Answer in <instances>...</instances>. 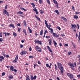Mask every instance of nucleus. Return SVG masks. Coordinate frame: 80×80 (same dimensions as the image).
<instances>
[{
    "mask_svg": "<svg viewBox=\"0 0 80 80\" xmlns=\"http://www.w3.org/2000/svg\"><path fill=\"white\" fill-rule=\"evenodd\" d=\"M57 63H58V68L60 70H61V73H63V68L62 65V64L58 62Z\"/></svg>",
    "mask_w": 80,
    "mask_h": 80,
    "instance_id": "f257e3e1",
    "label": "nucleus"
},
{
    "mask_svg": "<svg viewBox=\"0 0 80 80\" xmlns=\"http://www.w3.org/2000/svg\"><path fill=\"white\" fill-rule=\"evenodd\" d=\"M3 15L6 14L7 15V16H8V17H9V14H8V12H7V11L5 10H4L3 11Z\"/></svg>",
    "mask_w": 80,
    "mask_h": 80,
    "instance_id": "f03ea898",
    "label": "nucleus"
},
{
    "mask_svg": "<svg viewBox=\"0 0 80 80\" xmlns=\"http://www.w3.org/2000/svg\"><path fill=\"white\" fill-rule=\"evenodd\" d=\"M68 64L70 66H71V68L72 70H73V68H74V66H73V63H69Z\"/></svg>",
    "mask_w": 80,
    "mask_h": 80,
    "instance_id": "7ed1b4c3",
    "label": "nucleus"
},
{
    "mask_svg": "<svg viewBox=\"0 0 80 80\" xmlns=\"http://www.w3.org/2000/svg\"><path fill=\"white\" fill-rule=\"evenodd\" d=\"M35 48L38 50V52H42V51H41V49L39 47L36 46Z\"/></svg>",
    "mask_w": 80,
    "mask_h": 80,
    "instance_id": "20e7f679",
    "label": "nucleus"
},
{
    "mask_svg": "<svg viewBox=\"0 0 80 80\" xmlns=\"http://www.w3.org/2000/svg\"><path fill=\"white\" fill-rule=\"evenodd\" d=\"M67 75L68 77H70V78H73V75H72V74L67 73Z\"/></svg>",
    "mask_w": 80,
    "mask_h": 80,
    "instance_id": "39448f33",
    "label": "nucleus"
},
{
    "mask_svg": "<svg viewBox=\"0 0 80 80\" xmlns=\"http://www.w3.org/2000/svg\"><path fill=\"white\" fill-rule=\"evenodd\" d=\"M37 78V76H35L34 77H33L32 76H31V80H35Z\"/></svg>",
    "mask_w": 80,
    "mask_h": 80,
    "instance_id": "423d86ee",
    "label": "nucleus"
},
{
    "mask_svg": "<svg viewBox=\"0 0 80 80\" xmlns=\"http://www.w3.org/2000/svg\"><path fill=\"white\" fill-rule=\"evenodd\" d=\"M18 58V55H17L16 56L15 59L14 60V62H15V63L17 62Z\"/></svg>",
    "mask_w": 80,
    "mask_h": 80,
    "instance_id": "0eeeda50",
    "label": "nucleus"
},
{
    "mask_svg": "<svg viewBox=\"0 0 80 80\" xmlns=\"http://www.w3.org/2000/svg\"><path fill=\"white\" fill-rule=\"evenodd\" d=\"M52 33L53 34L54 37H59V35H57L54 32H52Z\"/></svg>",
    "mask_w": 80,
    "mask_h": 80,
    "instance_id": "6e6552de",
    "label": "nucleus"
},
{
    "mask_svg": "<svg viewBox=\"0 0 80 80\" xmlns=\"http://www.w3.org/2000/svg\"><path fill=\"white\" fill-rule=\"evenodd\" d=\"M61 18L62 19V20H64L65 22H67V19L64 18V17H61Z\"/></svg>",
    "mask_w": 80,
    "mask_h": 80,
    "instance_id": "1a4fd4ad",
    "label": "nucleus"
},
{
    "mask_svg": "<svg viewBox=\"0 0 80 80\" xmlns=\"http://www.w3.org/2000/svg\"><path fill=\"white\" fill-rule=\"evenodd\" d=\"M8 77H9V80H11V79L13 78V77L12 76V75H10L8 76Z\"/></svg>",
    "mask_w": 80,
    "mask_h": 80,
    "instance_id": "9d476101",
    "label": "nucleus"
},
{
    "mask_svg": "<svg viewBox=\"0 0 80 80\" xmlns=\"http://www.w3.org/2000/svg\"><path fill=\"white\" fill-rule=\"evenodd\" d=\"M24 27H26L27 26V24L26 23V21L24 20L23 21Z\"/></svg>",
    "mask_w": 80,
    "mask_h": 80,
    "instance_id": "9b49d317",
    "label": "nucleus"
},
{
    "mask_svg": "<svg viewBox=\"0 0 80 80\" xmlns=\"http://www.w3.org/2000/svg\"><path fill=\"white\" fill-rule=\"evenodd\" d=\"M72 28H76V25H75V24L74 25H73V24H72Z\"/></svg>",
    "mask_w": 80,
    "mask_h": 80,
    "instance_id": "f8f14e48",
    "label": "nucleus"
},
{
    "mask_svg": "<svg viewBox=\"0 0 80 80\" xmlns=\"http://www.w3.org/2000/svg\"><path fill=\"white\" fill-rule=\"evenodd\" d=\"M35 17L37 18V20H38V21H39V22H40V21H41V20H40V18H38V17H37V15H35Z\"/></svg>",
    "mask_w": 80,
    "mask_h": 80,
    "instance_id": "ddd939ff",
    "label": "nucleus"
},
{
    "mask_svg": "<svg viewBox=\"0 0 80 80\" xmlns=\"http://www.w3.org/2000/svg\"><path fill=\"white\" fill-rule=\"evenodd\" d=\"M48 48V50H49V52H52V50H51V49H50V47H49V46H47Z\"/></svg>",
    "mask_w": 80,
    "mask_h": 80,
    "instance_id": "4468645a",
    "label": "nucleus"
},
{
    "mask_svg": "<svg viewBox=\"0 0 80 80\" xmlns=\"http://www.w3.org/2000/svg\"><path fill=\"white\" fill-rule=\"evenodd\" d=\"M28 30L29 32V33H32V30H31L30 28V27H28Z\"/></svg>",
    "mask_w": 80,
    "mask_h": 80,
    "instance_id": "2eb2a0df",
    "label": "nucleus"
},
{
    "mask_svg": "<svg viewBox=\"0 0 80 80\" xmlns=\"http://www.w3.org/2000/svg\"><path fill=\"white\" fill-rule=\"evenodd\" d=\"M10 27H12V28H15V26L13 24H11L9 25Z\"/></svg>",
    "mask_w": 80,
    "mask_h": 80,
    "instance_id": "dca6fc26",
    "label": "nucleus"
},
{
    "mask_svg": "<svg viewBox=\"0 0 80 80\" xmlns=\"http://www.w3.org/2000/svg\"><path fill=\"white\" fill-rule=\"evenodd\" d=\"M10 69V70H11V71H13V70L14 69H13V66H12L11 67Z\"/></svg>",
    "mask_w": 80,
    "mask_h": 80,
    "instance_id": "f3484780",
    "label": "nucleus"
},
{
    "mask_svg": "<svg viewBox=\"0 0 80 80\" xmlns=\"http://www.w3.org/2000/svg\"><path fill=\"white\" fill-rule=\"evenodd\" d=\"M43 30H42L40 33V35H42L43 34Z\"/></svg>",
    "mask_w": 80,
    "mask_h": 80,
    "instance_id": "a211bd4d",
    "label": "nucleus"
},
{
    "mask_svg": "<svg viewBox=\"0 0 80 80\" xmlns=\"http://www.w3.org/2000/svg\"><path fill=\"white\" fill-rule=\"evenodd\" d=\"M48 41H49V43L50 45H52V40L51 39H49L48 40Z\"/></svg>",
    "mask_w": 80,
    "mask_h": 80,
    "instance_id": "6ab92c4d",
    "label": "nucleus"
},
{
    "mask_svg": "<svg viewBox=\"0 0 80 80\" xmlns=\"http://www.w3.org/2000/svg\"><path fill=\"white\" fill-rule=\"evenodd\" d=\"M38 40H36L34 41V42H35V43H38L39 41Z\"/></svg>",
    "mask_w": 80,
    "mask_h": 80,
    "instance_id": "aec40b11",
    "label": "nucleus"
},
{
    "mask_svg": "<svg viewBox=\"0 0 80 80\" xmlns=\"http://www.w3.org/2000/svg\"><path fill=\"white\" fill-rule=\"evenodd\" d=\"M49 30H50L51 31V33H53V29H52V28H49Z\"/></svg>",
    "mask_w": 80,
    "mask_h": 80,
    "instance_id": "412c9836",
    "label": "nucleus"
},
{
    "mask_svg": "<svg viewBox=\"0 0 80 80\" xmlns=\"http://www.w3.org/2000/svg\"><path fill=\"white\" fill-rule=\"evenodd\" d=\"M54 12H56V13H57L58 15L59 14V12H58V10H55L54 11Z\"/></svg>",
    "mask_w": 80,
    "mask_h": 80,
    "instance_id": "4be33fe9",
    "label": "nucleus"
},
{
    "mask_svg": "<svg viewBox=\"0 0 80 80\" xmlns=\"http://www.w3.org/2000/svg\"><path fill=\"white\" fill-rule=\"evenodd\" d=\"M46 67H49V68H51V67H50V66H49V65H48V64L47 63L46 64Z\"/></svg>",
    "mask_w": 80,
    "mask_h": 80,
    "instance_id": "5701e85b",
    "label": "nucleus"
},
{
    "mask_svg": "<svg viewBox=\"0 0 80 80\" xmlns=\"http://www.w3.org/2000/svg\"><path fill=\"white\" fill-rule=\"evenodd\" d=\"M54 66L55 67V70H58V68H57V65H56V64H55Z\"/></svg>",
    "mask_w": 80,
    "mask_h": 80,
    "instance_id": "b1692460",
    "label": "nucleus"
},
{
    "mask_svg": "<svg viewBox=\"0 0 80 80\" xmlns=\"http://www.w3.org/2000/svg\"><path fill=\"white\" fill-rule=\"evenodd\" d=\"M23 31L25 33V35H27V32L26 31L25 29H23Z\"/></svg>",
    "mask_w": 80,
    "mask_h": 80,
    "instance_id": "393cba45",
    "label": "nucleus"
},
{
    "mask_svg": "<svg viewBox=\"0 0 80 80\" xmlns=\"http://www.w3.org/2000/svg\"><path fill=\"white\" fill-rule=\"evenodd\" d=\"M41 41H38V43L39 45H42V43L41 42Z\"/></svg>",
    "mask_w": 80,
    "mask_h": 80,
    "instance_id": "a878e982",
    "label": "nucleus"
},
{
    "mask_svg": "<svg viewBox=\"0 0 80 80\" xmlns=\"http://www.w3.org/2000/svg\"><path fill=\"white\" fill-rule=\"evenodd\" d=\"M39 2L40 3V4H42L43 2L42 0H39Z\"/></svg>",
    "mask_w": 80,
    "mask_h": 80,
    "instance_id": "bb28decb",
    "label": "nucleus"
},
{
    "mask_svg": "<svg viewBox=\"0 0 80 80\" xmlns=\"http://www.w3.org/2000/svg\"><path fill=\"white\" fill-rule=\"evenodd\" d=\"M74 18H75V19H77V18H78V16H76V15H75L74 16Z\"/></svg>",
    "mask_w": 80,
    "mask_h": 80,
    "instance_id": "cd10ccee",
    "label": "nucleus"
},
{
    "mask_svg": "<svg viewBox=\"0 0 80 80\" xmlns=\"http://www.w3.org/2000/svg\"><path fill=\"white\" fill-rule=\"evenodd\" d=\"M53 2L54 3H55L56 4H57V2L55 1V0H53Z\"/></svg>",
    "mask_w": 80,
    "mask_h": 80,
    "instance_id": "c85d7f7f",
    "label": "nucleus"
},
{
    "mask_svg": "<svg viewBox=\"0 0 80 80\" xmlns=\"http://www.w3.org/2000/svg\"><path fill=\"white\" fill-rule=\"evenodd\" d=\"M53 42L54 43V46H56V45H57V42H55V41H53Z\"/></svg>",
    "mask_w": 80,
    "mask_h": 80,
    "instance_id": "c756f323",
    "label": "nucleus"
},
{
    "mask_svg": "<svg viewBox=\"0 0 80 80\" xmlns=\"http://www.w3.org/2000/svg\"><path fill=\"white\" fill-rule=\"evenodd\" d=\"M40 12L41 13V14H42V13H44V12L43 11L42 9L40 10Z\"/></svg>",
    "mask_w": 80,
    "mask_h": 80,
    "instance_id": "7c9ffc66",
    "label": "nucleus"
},
{
    "mask_svg": "<svg viewBox=\"0 0 80 80\" xmlns=\"http://www.w3.org/2000/svg\"><path fill=\"white\" fill-rule=\"evenodd\" d=\"M33 11H34V12H38V11H37V9H36V8H34V9H33Z\"/></svg>",
    "mask_w": 80,
    "mask_h": 80,
    "instance_id": "2f4dec72",
    "label": "nucleus"
},
{
    "mask_svg": "<svg viewBox=\"0 0 80 80\" xmlns=\"http://www.w3.org/2000/svg\"><path fill=\"white\" fill-rule=\"evenodd\" d=\"M13 35L14 37L17 36V34L15 32H13Z\"/></svg>",
    "mask_w": 80,
    "mask_h": 80,
    "instance_id": "473e14b6",
    "label": "nucleus"
},
{
    "mask_svg": "<svg viewBox=\"0 0 80 80\" xmlns=\"http://www.w3.org/2000/svg\"><path fill=\"white\" fill-rule=\"evenodd\" d=\"M0 58H2V60H4V58L2 56H0Z\"/></svg>",
    "mask_w": 80,
    "mask_h": 80,
    "instance_id": "72a5a7b5",
    "label": "nucleus"
},
{
    "mask_svg": "<svg viewBox=\"0 0 80 80\" xmlns=\"http://www.w3.org/2000/svg\"><path fill=\"white\" fill-rule=\"evenodd\" d=\"M47 1L49 5H50V0H47Z\"/></svg>",
    "mask_w": 80,
    "mask_h": 80,
    "instance_id": "f704fd0d",
    "label": "nucleus"
},
{
    "mask_svg": "<svg viewBox=\"0 0 80 80\" xmlns=\"http://www.w3.org/2000/svg\"><path fill=\"white\" fill-rule=\"evenodd\" d=\"M18 13H19V14H23V12H21V11H19L18 12Z\"/></svg>",
    "mask_w": 80,
    "mask_h": 80,
    "instance_id": "c9c22d12",
    "label": "nucleus"
},
{
    "mask_svg": "<svg viewBox=\"0 0 80 80\" xmlns=\"http://www.w3.org/2000/svg\"><path fill=\"white\" fill-rule=\"evenodd\" d=\"M71 54H72L71 52H68V55H71Z\"/></svg>",
    "mask_w": 80,
    "mask_h": 80,
    "instance_id": "e433bc0d",
    "label": "nucleus"
},
{
    "mask_svg": "<svg viewBox=\"0 0 80 80\" xmlns=\"http://www.w3.org/2000/svg\"><path fill=\"white\" fill-rule=\"evenodd\" d=\"M2 55H3V56H4V57H5V54L4 52H2Z\"/></svg>",
    "mask_w": 80,
    "mask_h": 80,
    "instance_id": "4c0bfd02",
    "label": "nucleus"
},
{
    "mask_svg": "<svg viewBox=\"0 0 80 80\" xmlns=\"http://www.w3.org/2000/svg\"><path fill=\"white\" fill-rule=\"evenodd\" d=\"M22 52H23V53H24V54H26L27 53V51H24Z\"/></svg>",
    "mask_w": 80,
    "mask_h": 80,
    "instance_id": "58836bf2",
    "label": "nucleus"
},
{
    "mask_svg": "<svg viewBox=\"0 0 80 80\" xmlns=\"http://www.w3.org/2000/svg\"><path fill=\"white\" fill-rule=\"evenodd\" d=\"M57 28H58V29L59 30H61V28H60V27H59V26H58L57 27Z\"/></svg>",
    "mask_w": 80,
    "mask_h": 80,
    "instance_id": "ea45409f",
    "label": "nucleus"
},
{
    "mask_svg": "<svg viewBox=\"0 0 80 80\" xmlns=\"http://www.w3.org/2000/svg\"><path fill=\"white\" fill-rule=\"evenodd\" d=\"M72 10H74V11L75 10V8H74V7L73 6H72Z\"/></svg>",
    "mask_w": 80,
    "mask_h": 80,
    "instance_id": "a19ab883",
    "label": "nucleus"
},
{
    "mask_svg": "<svg viewBox=\"0 0 80 80\" xmlns=\"http://www.w3.org/2000/svg\"><path fill=\"white\" fill-rule=\"evenodd\" d=\"M46 25L47 27V28H48L49 29L50 28V26L48 27V24Z\"/></svg>",
    "mask_w": 80,
    "mask_h": 80,
    "instance_id": "79ce46f5",
    "label": "nucleus"
},
{
    "mask_svg": "<svg viewBox=\"0 0 80 80\" xmlns=\"http://www.w3.org/2000/svg\"><path fill=\"white\" fill-rule=\"evenodd\" d=\"M45 25H47L48 24L47 23V20H45Z\"/></svg>",
    "mask_w": 80,
    "mask_h": 80,
    "instance_id": "37998d69",
    "label": "nucleus"
},
{
    "mask_svg": "<svg viewBox=\"0 0 80 80\" xmlns=\"http://www.w3.org/2000/svg\"><path fill=\"white\" fill-rule=\"evenodd\" d=\"M47 30H45V32H44V34L45 35H46V33H47Z\"/></svg>",
    "mask_w": 80,
    "mask_h": 80,
    "instance_id": "c03bdc74",
    "label": "nucleus"
},
{
    "mask_svg": "<svg viewBox=\"0 0 80 80\" xmlns=\"http://www.w3.org/2000/svg\"><path fill=\"white\" fill-rule=\"evenodd\" d=\"M8 7V5H6L5 7V10H7V7Z\"/></svg>",
    "mask_w": 80,
    "mask_h": 80,
    "instance_id": "a18cd8bd",
    "label": "nucleus"
},
{
    "mask_svg": "<svg viewBox=\"0 0 80 80\" xmlns=\"http://www.w3.org/2000/svg\"><path fill=\"white\" fill-rule=\"evenodd\" d=\"M29 58H33V57L32 56H29Z\"/></svg>",
    "mask_w": 80,
    "mask_h": 80,
    "instance_id": "49530a36",
    "label": "nucleus"
},
{
    "mask_svg": "<svg viewBox=\"0 0 80 80\" xmlns=\"http://www.w3.org/2000/svg\"><path fill=\"white\" fill-rule=\"evenodd\" d=\"M5 75V72H3L2 73V76H4Z\"/></svg>",
    "mask_w": 80,
    "mask_h": 80,
    "instance_id": "de8ad7c7",
    "label": "nucleus"
},
{
    "mask_svg": "<svg viewBox=\"0 0 80 80\" xmlns=\"http://www.w3.org/2000/svg\"><path fill=\"white\" fill-rule=\"evenodd\" d=\"M2 32L0 33V37H2Z\"/></svg>",
    "mask_w": 80,
    "mask_h": 80,
    "instance_id": "09e8293b",
    "label": "nucleus"
},
{
    "mask_svg": "<svg viewBox=\"0 0 80 80\" xmlns=\"http://www.w3.org/2000/svg\"><path fill=\"white\" fill-rule=\"evenodd\" d=\"M21 30V28H18V31L19 32H20V30Z\"/></svg>",
    "mask_w": 80,
    "mask_h": 80,
    "instance_id": "8fccbe9b",
    "label": "nucleus"
},
{
    "mask_svg": "<svg viewBox=\"0 0 80 80\" xmlns=\"http://www.w3.org/2000/svg\"><path fill=\"white\" fill-rule=\"evenodd\" d=\"M20 54H21V55H23L24 53H23V52H21Z\"/></svg>",
    "mask_w": 80,
    "mask_h": 80,
    "instance_id": "3c124183",
    "label": "nucleus"
},
{
    "mask_svg": "<svg viewBox=\"0 0 80 80\" xmlns=\"http://www.w3.org/2000/svg\"><path fill=\"white\" fill-rule=\"evenodd\" d=\"M13 71H14L15 72H17V70L16 69H14Z\"/></svg>",
    "mask_w": 80,
    "mask_h": 80,
    "instance_id": "603ef678",
    "label": "nucleus"
},
{
    "mask_svg": "<svg viewBox=\"0 0 80 80\" xmlns=\"http://www.w3.org/2000/svg\"><path fill=\"white\" fill-rule=\"evenodd\" d=\"M29 51H32V48H31V47H30L29 48Z\"/></svg>",
    "mask_w": 80,
    "mask_h": 80,
    "instance_id": "864d4df0",
    "label": "nucleus"
},
{
    "mask_svg": "<svg viewBox=\"0 0 80 80\" xmlns=\"http://www.w3.org/2000/svg\"><path fill=\"white\" fill-rule=\"evenodd\" d=\"M36 65H37L36 64H35L34 65V68H35V66H36Z\"/></svg>",
    "mask_w": 80,
    "mask_h": 80,
    "instance_id": "5fc2aeb1",
    "label": "nucleus"
},
{
    "mask_svg": "<svg viewBox=\"0 0 80 80\" xmlns=\"http://www.w3.org/2000/svg\"><path fill=\"white\" fill-rule=\"evenodd\" d=\"M20 47V48H22V47H23V46L21 44Z\"/></svg>",
    "mask_w": 80,
    "mask_h": 80,
    "instance_id": "6e6d98bb",
    "label": "nucleus"
},
{
    "mask_svg": "<svg viewBox=\"0 0 80 80\" xmlns=\"http://www.w3.org/2000/svg\"><path fill=\"white\" fill-rule=\"evenodd\" d=\"M68 44H64V46H66V47H68Z\"/></svg>",
    "mask_w": 80,
    "mask_h": 80,
    "instance_id": "4d7b16f0",
    "label": "nucleus"
},
{
    "mask_svg": "<svg viewBox=\"0 0 80 80\" xmlns=\"http://www.w3.org/2000/svg\"><path fill=\"white\" fill-rule=\"evenodd\" d=\"M38 63L39 65H41V63L40 62V61H38Z\"/></svg>",
    "mask_w": 80,
    "mask_h": 80,
    "instance_id": "13d9d810",
    "label": "nucleus"
},
{
    "mask_svg": "<svg viewBox=\"0 0 80 80\" xmlns=\"http://www.w3.org/2000/svg\"><path fill=\"white\" fill-rule=\"evenodd\" d=\"M75 13H76V14H79V13H80V12H76Z\"/></svg>",
    "mask_w": 80,
    "mask_h": 80,
    "instance_id": "bf43d9fd",
    "label": "nucleus"
},
{
    "mask_svg": "<svg viewBox=\"0 0 80 80\" xmlns=\"http://www.w3.org/2000/svg\"><path fill=\"white\" fill-rule=\"evenodd\" d=\"M78 37V35H77V33H76V38H77Z\"/></svg>",
    "mask_w": 80,
    "mask_h": 80,
    "instance_id": "052dcab7",
    "label": "nucleus"
},
{
    "mask_svg": "<svg viewBox=\"0 0 80 80\" xmlns=\"http://www.w3.org/2000/svg\"><path fill=\"white\" fill-rule=\"evenodd\" d=\"M32 7L33 8H35V4L32 6Z\"/></svg>",
    "mask_w": 80,
    "mask_h": 80,
    "instance_id": "680f3d73",
    "label": "nucleus"
},
{
    "mask_svg": "<svg viewBox=\"0 0 80 80\" xmlns=\"http://www.w3.org/2000/svg\"><path fill=\"white\" fill-rule=\"evenodd\" d=\"M27 76H28V75L27 76V77L28 80H30V78H29V76H28V77H27Z\"/></svg>",
    "mask_w": 80,
    "mask_h": 80,
    "instance_id": "e2e57ef3",
    "label": "nucleus"
},
{
    "mask_svg": "<svg viewBox=\"0 0 80 80\" xmlns=\"http://www.w3.org/2000/svg\"><path fill=\"white\" fill-rule=\"evenodd\" d=\"M6 57L7 58H8V57H9V56L7 54L6 56Z\"/></svg>",
    "mask_w": 80,
    "mask_h": 80,
    "instance_id": "0e129e2a",
    "label": "nucleus"
},
{
    "mask_svg": "<svg viewBox=\"0 0 80 80\" xmlns=\"http://www.w3.org/2000/svg\"><path fill=\"white\" fill-rule=\"evenodd\" d=\"M17 25H18V26H20V23H18V24H17Z\"/></svg>",
    "mask_w": 80,
    "mask_h": 80,
    "instance_id": "69168bd1",
    "label": "nucleus"
},
{
    "mask_svg": "<svg viewBox=\"0 0 80 80\" xmlns=\"http://www.w3.org/2000/svg\"><path fill=\"white\" fill-rule=\"evenodd\" d=\"M57 79L58 80H60V78H59L58 77H57Z\"/></svg>",
    "mask_w": 80,
    "mask_h": 80,
    "instance_id": "338daca9",
    "label": "nucleus"
},
{
    "mask_svg": "<svg viewBox=\"0 0 80 80\" xmlns=\"http://www.w3.org/2000/svg\"><path fill=\"white\" fill-rule=\"evenodd\" d=\"M77 76L78 77V78H80V74L78 75H77Z\"/></svg>",
    "mask_w": 80,
    "mask_h": 80,
    "instance_id": "774afa93",
    "label": "nucleus"
}]
</instances>
